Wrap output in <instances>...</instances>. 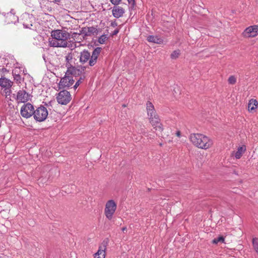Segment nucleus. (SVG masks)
<instances>
[{
  "label": "nucleus",
  "instance_id": "obj_1",
  "mask_svg": "<svg viewBox=\"0 0 258 258\" xmlns=\"http://www.w3.org/2000/svg\"><path fill=\"white\" fill-rule=\"evenodd\" d=\"M70 35L63 30H54L51 32V38L48 39V44L54 47H67L68 46V40Z\"/></svg>",
  "mask_w": 258,
  "mask_h": 258
},
{
  "label": "nucleus",
  "instance_id": "obj_2",
  "mask_svg": "<svg viewBox=\"0 0 258 258\" xmlns=\"http://www.w3.org/2000/svg\"><path fill=\"white\" fill-rule=\"evenodd\" d=\"M189 140L195 146L205 150L210 148L213 144L211 139L201 134H191Z\"/></svg>",
  "mask_w": 258,
  "mask_h": 258
},
{
  "label": "nucleus",
  "instance_id": "obj_3",
  "mask_svg": "<svg viewBox=\"0 0 258 258\" xmlns=\"http://www.w3.org/2000/svg\"><path fill=\"white\" fill-rule=\"evenodd\" d=\"M101 48L97 47L92 52V55L87 50H84L81 52L80 61L82 63H85L89 60V63L90 66H93L97 61L98 57L101 52Z\"/></svg>",
  "mask_w": 258,
  "mask_h": 258
},
{
  "label": "nucleus",
  "instance_id": "obj_4",
  "mask_svg": "<svg viewBox=\"0 0 258 258\" xmlns=\"http://www.w3.org/2000/svg\"><path fill=\"white\" fill-rule=\"evenodd\" d=\"M78 70L75 68H70L68 69L65 76L62 78L59 83V88H69L74 83L73 76L77 75Z\"/></svg>",
  "mask_w": 258,
  "mask_h": 258
},
{
  "label": "nucleus",
  "instance_id": "obj_5",
  "mask_svg": "<svg viewBox=\"0 0 258 258\" xmlns=\"http://www.w3.org/2000/svg\"><path fill=\"white\" fill-rule=\"evenodd\" d=\"M116 208L117 204L113 200H110L106 202L104 209V214L108 220H110L112 219Z\"/></svg>",
  "mask_w": 258,
  "mask_h": 258
},
{
  "label": "nucleus",
  "instance_id": "obj_6",
  "mask_svg": "<svg viewBox=\"0 0 258 258\" xmlns=\"http://www.w3.org/2000/svg\"><path fill=\"white\" fill-rule=\"evenodd\" d=\"M48 114L46 108L44 106H40L34 110L33 116L36 120L40 122L46 119Z\"/></svg>",
  "mask_w": 258,
  "mask_h": 258
},
{
  "label": "nucleus",
  "instance_id": "obj_7",
  "mask_svg": "<svg viewBox=\"0 0 258 258\" xmlns=\"http://www.w3.org/2000/svg\"><path fill=\"white\" fill-rule=\"evenodd\" d=\"M56 99L59 104L66 105L71 100L72 96L69 91L62 90L58 93Z\"/></svg>",
  "mask_w": 258,
  "mask_h": 258
},
{
  "label": "nucleus",
  "instance_id": "obj_8",
  "mask_svg": "<svg viewBox=\"0 0 258 258\" xmlns=\"http://www.w3.org/2000/svg\"><path fill=\"white\" fill-rule=\"evenodd\" d=\"M34 108L33 106L29 103L24 104L20 110V113L22 116L26 118L30 117L33 115Z\"/></svg>",
  "mask_w": 258,
  "mask_h": 258
},
{
  "label": "nucleus",
  "instance_id": "obj_9",
  "mask_svg": "<svg viewBox=\"0 0 258 258\" xmlns=\"http://www.w3.org/2000/svg\"><path fill=\"white\" fill-rule=\"evenodd\" d=\"M258 34V26L253 25L246 28L243 33L245 37H253Z\"/></svg>",
  "mask_w": 258,
  "mask_h": 258
},
{
  "label": "nucleus",
  "instance_id": "obj_10",
  "mask_svg": "<svg viewBox=\"0 0 258 258\" xmlns=\"http://www.w3.org/2000/svg\"><path fill=\"white\" fill-rule=\"evenodd\" d=\"M150 122L153 128L157 131L162 132L163 130V125L158 115L150 117Z\"/></svg>",
  "mask_w": 258,
  "mask_h": 258
},
{
  "label": "nucleus",
  "instance_id": "obj_11",
  "mask_svg": "<svg viewBox=\"0 0 258 258\" xmlns=\"http://www.w3.org/2000/svg\"><path fill=\"white\" fill-rule=\"evenodd\" d=\"M29 95L24 90H20L17 93V100L18 102L24 103L29 99Z\"/></svg>",
  "mask_w": 258,
  "mask_h": 258
},
{
  "label": "nucleus",
  "instance_id": "obj_12",
  "mask_svg": "<svg viewBox=\"0 0 258 258\" xmlns=\"http://www.w3.org/2000/svg\"><path fill=\"white\" fill-rule=\"evenodd\" d=\"M97 30L93 27L83 28L81 31V34L85 36H91L95 33H97Z\"/></svg>",
  "mask_w": 258,
  "mask_h": 258
},
{
  "label": "nucleus",
  "instance_id": "obj_13",
  "mask_svg": "<svg viewBox=\"0 0 258 258\" xmlns=\"http://www.w3.org/2000/svg\"><path fill=\"white\" fill-rule=\"evenodd\" d=\"M60 0H47L46 1L45 0H42L40 3V6L42 10L44 12H50L51 10L50 7L48 6H46V5L49 4V2H53L56 4H58L60 2Z\"/></svg>",
  "mask_w": 258,
  "mask_h": 258
},
{
  "label": "nucleus",
  "instance_id": "obj_14",
  "mask_svg": "<svg viewBox=\"0 0 258 258\" xmlns=\"http://www.w3.org/2000/svg\"><path fill=\"white\" fill-rule=\"evenodd\" d=\"M12 82L6 78H2L0 79V86L6 88L5 90H7L6 93L8 92V90L12 86Z\"/></svg>",
  "mask_w": 258,
  "mask_h": 258
},
{
  "label": "nucleus",
  "instance_id": "obj_15",
  "mask_svg": "<svg viewBox=\"0 0 258 258\" xmlns=\"http://www.w3.org/2000/svg\"><path fill=\"white\" fill-rule=\"evenodd\" d=\"M124 13V10L120 7H114L112 9V15L115 18H120Z\"/></svg>",
  "mask_w": 258,
  "mask_h": 258
},
{
  "label": "nucleus",
  "instance_id": "obj_16",
  "mask_svg": "<svg viewBox=\"0 0 258 258\" xmlns=\"http://www.w3.org/2000/svg\"><path fill=\"white\" fill-rule=\"evenodd\" d=\"M147 110L148 115L150 116V117L157 115L156 113L154 105L151 102L149 101L147 103Z\"/></svg>",
  "mask_w": 258,
  "mask_h": 258
},
{
  "label": "nucleus",
  "instance_id": "obj_17",
  "mask_svg": "<svg viewBox=\"0 0 258 258\" xmlns=\"http://www.w3.org/2000/svg\"><path fill=\"white\" fill-rule=\"evenodd\" d=\"M6 18V22L8 24L15 23L16 22L18 21V17L15 16V14L12 12L8 13Z\"/></svg>",
  "mask_w": 258,
  "mask_h": 258
},
{
  "label": "nucleus",
  "instance_id": "obj_18",
  "mask_svg": "<svg viewBox=\"0 0 258 258\" xmlns=\"http://www.w3.org/2000/svg\"><path fill=\"white\" fill-rule=\"evenodd\" d=\"M245 151L246 147L244 145L238 148L236 152L232 153V156H234L237 159H240Z\"/></svg>",
  "mask_w": 258,
  "mask_h": 258
},
{
  "label": "nucleus",
  "instance_id": "obj_19",
  "mask_svg": "<svg viewBox=\"0 0 258 258\" xmlns=\"http://www.w3.org/2000/svg\"><path fill=\"white\" fill-rule=\"evenodd\" d=\"M24 73V70L22 67L16 66L13 70V74L15 76V79L19 80L20 79L21 74Z\"/></svg>",
  "mask_w": 258,
  "mask_h": 258
},
{
  "label": "nucleus",
  "instance_id": "obj_20",
  "mask_svg": "<svg viewBox=\"0 0 258 258\" xmlns=\"http://www.w3.org/2000/svg\"><path fill=\"white\" fill-rule=\"evenodd\" d=\"M147 40L150 42H153L156 44H162L163 40L157 36L150 35L147 37Z\"/></svg>",
  "mask_w": 258,
  "mask_h": 258
},
{
  "label": "nucleus",
  "instance_id": "obj_21",
  "mask_svg": "<svg viewBox=\"0 0 258 258\" xmlns=\"http://www.w3.org/2000/svg\"><path fill=\"white\" fill-rule=\"evenodd\" d=\"M105 246H100L97 252L94 254V258H105Z\"/></svg>",
  "mask_w": 258,
  "mask_h": 258
},
{
  "label": "nucleus",
  "instance_id": "obj_22",
  "mask_svg": "<svg viewBox=\"0 0 258 258\" xmlns=\"http://www.w3.org/2000/svg\"><path fill=\"white\" fill-rule=\"evenodd\" d=\"M257 106V102L255 99H251L249 100L248 105V108L249 111H253L254 110Z\"/></svg>",
  "mask_w": 258,
  "mask_h": 258
},
{
  "label": "nucleus",
  "instance_id": "obj_23",
  "mask_svg": "<svg viewBox=\"0 0 258 258\" xmlns=\"http://www.w3.org/2000/svg\"><path fill=\"white\" fill-rule=\"evenodd\" d=\"M73 58V55L71 53H68L65 56V59L67 62V66L68 67V69L70 68L69 66L71 65L70 62Z\"/></svg>",
  "mask_w": 258,
  "mask_h": 258
},
{
  "label": "nucleus",
  "instance_id": "obj_24",
  "mask_svg": "<svg viewBox=\"0 0 258 258\" xmlns=\"http://www.w3.org/2000/svg\"><path fill=\"white\" fill-rule=\"evenodd\" d=\"M180 54V51L179 50H175L172 52L170 55V57L172 59H175L177 58Z\"/></svg>",
  "mask_w": 258,
  "mask_h": 258
},
{
  "label": "nucleus",
  "instance_id": "obj_25",
  "mask_svg": "<svg viewBox=\"0 0 258 258\" xmlns=\"http://www.w3.org/2000/svg\"><path fill=\"white\" fill-rule=\"evenodd\" d=\"M108 39V37L106 35H102L98 38V42L100 44H103L105 43V42Z\"/></svg>",
  "mask_w": 258,
  "mask_h": 258
},
{
  "label": "nucleus",
  "instance_id": "obj_26",
  "mask_svg": "<svg viewBox=\"0 0 258 258\" xmlns=\"http://www.w3.org/2000/svg\"><path fill=\"white\" fill-rule=\"evenodd\" d=\"M252 245L253 248L258 254V238H254L252 239Z\"/></svg>",
  "mask_w": 258,
  "mask_h": 258
},
{
  "label": "nucleus",
  "instance_id": "obj_27",
  "mask_svg": "<svg viewBox=\"0 0 258 258\" xmlns=\"http://www.w3.org/2000/svg\"><path fill=\"white\" fill-rule=\"evenodd\" d=\"M224 238L223 236H220L217 238H215L213 240V243L215 244H217L219 242H224Z\"/></svg>",
  "mask_w": 258,
  "mask_h": 258
},
{
  "label": "nucleus",
  "instance_id": "obj_28",
  "mask_svg": "<svg viewBox=\"0 0 258 258\" xmlns=\"http://www.w3.org/2000/svg\"><path fill=\"white\" fill-rule=\"evenodd\" d=\"M228 82L230 84H234L236 82V78L234 76H231L229 77Z\"/></svg>",
  "mask_w": 258,
  "mask_h": 258
},
{
  "label": "nucleus",
  "instance_id": "obj_29",
  "mask_svg": "<svg viewBox=\"0 0 258 258\" xmlns=\"http://www.w3.org/2000/svg\"><path fill=\"white\" fill-rule=\"evenodd\" d=\"M84 80V78L80 77L79 80L77 81L75 85L74 86V88L75 90H76L78 87L80 85V84L83 82Z\"/></svg>",
  "mask_w": 258,
  "mask_h": 258
},
{
  "label": "nucleus",
  "instance_id": "obj_30",
  "mask_svg": "<svg viewBox=\"0 0 258 258\" xmlns=\"http://www.w3.org/2000/svg\"><path fill=\"white\" fill-rule=\"evenodd\" d=\"M121 0H110L111 3L114 5H118Z\"/></svg>",
  "mask_w": 258,
  "mask_h": 258
},
{
  "label": "nucleus",
  "instance_id": "obj_31",
  "mask_svg": "<svg viewBox=\"0 0 258 258\" xmlns=\"http://www.w3.org/2000/svg\"><path fill=\"white\" fill-rule=\"evenodd\" d=\"M23 1L28 6H30L31 4V0H23Z\"/></svg>",
  "mask_w": 258,
  "mask_h": 258
},
{
  "label": "nucleus",
  "instance_id": "obj_32",
  "mask_svg": "<svg viewBox=\"0 0 258 258\" xmlns=\"http://www.w3.org/2000/svg\"><path fill=\"white\" fill-rule=\"evenodd\" d=\"M127 2L133 6H134L135 4V0H127Z\"/></svg>",
  "mask_w": 258,
  "mask_h": 258
},
{
  "label": "nucleus",
  "instance_id": "obj_33",
  "mask_svg": "<svg viewBox=\"0 0 258 258\" xmlns=\"http://www.w3.org/2000/svg\"><path fill=\"white\" fill-rule=\"evenodd\" d=\"M176 135L178 137H180L181 136V133L180 131H178L176 132Z\"/></svg>",
  "mask_w": 258,
  "mask_h": 258
},
{
  "label": "nucleus",
  "instance_id": "obj_34",
  "mask_svg": "<svg viewBox=\"0 0 258 258\" xmlns=\"http://www.w3.org/2000/svg\"><path fill=\"white\" fill-rule=\"evenodd\" d=\"M118 31L117 30L115 31L114 32V34H116L118 33Z\"/></svg>",
  "mask_w": 258,
  "mask_h": 258
},
{
  "label": "nucleus",
  "instance_id": "obj_35",
  "mask_svg": "<svg viewBox=\"0 0 258 258\" xmlns=\"http://www.w3.org/2000/svg\"><path fill=\"white\" fill-rule=\"evenodd\" d=\"M126 228L125 227H124L122 229V231H124L125 230H126Z\"/></svg>",
  "mask_w": 258,
  "mask_h": 258
},
{
  "label": "nucleus",
  "instance_id": "obj_36",
  "mask_svg": "<svg viewBox=\"0 0 258 258\" xmlns=\"http://www.w3.org/2000/svg\"><path fill=\"white\" fill-rule=\"evenodd\" d=\"M25 16H29V15H28V14H26V15H25Z\"/></svg>",
  "mask_w": 258,
  "mask_h": 258
}]
</instances>
